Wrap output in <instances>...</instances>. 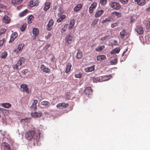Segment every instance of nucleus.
I'll use <instances>...</instances> for the list:
<instances>
[{"instance_id":"obj_1","label":"nucleus","mask_w":150,"mask_h":150,"mask_svg":"<svg viewBox=\"0 0 150 150\" xmlns=\"http://www.w3.org/2000/svg\"><path fill=\"white\" fill-rule=\"evenodd\" d=\"M25 138L28 140H32L35 139H38L40 138V134L35 132L34 130L27 132L25 134Z\"/></svg>"},{"instance_id":"obj_2","label":"nucleus","mask_w":150,"mask_h":150,"mask_svg":"<svg viewBox=\"0 0 150 150\" xmlns=\"http://www.w3.org/2000/svg\"><path fill=\"white\" fill-rule=\"evenodd\" d=\"M25 61V59L24 57H21L18 61V62L15 65H13V68L17 69H21L22 68L21 66L23 64H24Z\"/></svg>"},{"instance_id":"obj_3","label":"nucleus","mask_w":150,"mask_h":150,"mask_svg":"<svg viewBox=\"0 0 150 150\" xmlns=\"http://www.w3.org/2000/svg\"><path fill=\"white\" fill-rule=\"evenodd\" d=\"M65 43L67 45H69L74 41V38L71 34H68L65 38Z\"/></svg>"},{"instance_id":"obj_4","label":"nucleus","mask_w":150,"mask_h":150,"mask_svg":"<svg viewBox=\"0 0 150 150\" xmlns=\"http://www.w3.org/2000/svg\"><path fill=\"white\" fill-rule=\"evenodd\" d=\"M110 6L111 8L115 10H118L121 8L120 4L116 2H111L110 3Z\"/></svg>"},{"instance_id":"obj_5","label":"nucleus","mask_w":150,"mask_h":150,"mask_svg":"<svg viewBox=\"0 0 150 150\" xmlns=\"http://www.w3.org/2000/svg\"><path fill=\"white\" fill-rule=\"evenodd\" d=\"M69 106V104L68 103H58L57 105V107L60 109H63L67 108Z\"/></svg>"},{"instance_id":"obj_6","label":"nucleus","mask_w":150,"mask_h":150,"mask_svg":"<svg viewBox=\"0 0 150 150\" xmlns=\"http://www.w3.org/2000/svg\"><path fill=\"white\" fill-rule=\"evenodd\" d=\"M97 4L96 2L93 3L91 5L89 9V12L90 13H92L95 11L97 6Z\"/></svg>"},{"instance_id":"obj_7","label":"nucleus","mask_w":150,"mask_h":150,"mask_svg":"<svg viewBox=\"0 0 150 150\" xmlns=\"http://www.w3.org/2000/svg\"><path fill=\"white\" fill-rule=\"evenodd\" d=\"M54 23V21L53 19H51L50 20L46 26L47 30L48 31L51 30L52 28Z\"/></svg>"},{"instance_id":"obj_8","label":"nucleus","mask_w":150,"mask_h":150,"mask_svg":"<svg viewBox=\"0 0 150 150\" xmlns=\"http://www.w3.org/2000/svg\"><path fill=\"white\" fill-rule=\"evenodd\" d=\"M40 69L42 71L47 73L49 74L51 71V70L49 68L43 64L41 65Z\"/></svg>"},{"instance_id":"obj_9","label":"nucleus","mask_w":150,"mask_h":150,"mask_svg":"<svg viewBox=\"0 0 150 150\" xmlns=\"http://www.w3.org/2000/svg\"><path fill=\"white\" fill-rule=\"evenodd\" d=\"M42 113L40 112H32L31 113V116L35 118L40 117L42 116Z\"/></svg>"},{"instance_id":"obj_10","label":"nucleus","mask_w":150,"mask_h":150,"mask_svg":"<svg viewBox=\"0 0 150 150\" xmlns=\"http://www.w3.org/2000/svg\"><path fill=\"white\" fill-rule=\"evenodd\" d=\"M21 87L23 91L27 93H29L28 88L26 85L24 84H22L21 85Z\"/></svg>"},{"instance_id":"obj_11","label":"nucleus","mask_w":150,"mask_h":150,"mask_svg":"<svg viewBox=\"0 0 150 150\" xmlns=\"http://www.w3.org/2000/svg\"><path fill=\"white\" fill-rule=\"evenodd\" d=\"M24 46L25 45L23 43L19 44L18 47L17 49L15 50V52H16V53H18L20 51L23 49Z\"/></svg>"},{"instance_id":"obj_12","label":"nucleus","mask_w":150,"mask_h":150,"mask_svg":"<svg viewBox=\"0 0 150 150\" xmlns=\"http://www.w3.org/2000/svg\"><path fill=\"white\" fill-rule=\"evenodd\" d=\"M104 12L103 10H98L96 11L95 15V17L97 18L100 17Z\"/></svg>"},{"instance_id":"obj_13","label":"nucleus","mask_w":150,"mask_h":150,"mask_svg":"<svg viewBox=\"0 0 150 150\" xmlns=\"http://www.w3.org/2000/svg\"><path fill=\"white\" fill-rule=\"evenodd\" d=\"M41 104L43 106L42 108L44 107L47 108L50 106V103L47 101H44L41 102Z\"/></svg>"},{"instance_id":"obj_14","label":"nucleus","mask_w":150,"mask_h":150,"mask_svg":"<svg viewBox=\"0 0 150 150\" xmlns=\"http://www.w3.org/2000/svg\"><path fill=\"white\" fill-rule=\"evenodd\" d=\"M135 30L139 34H142L144 32L143 28L140 26H137L135 29Z\"/></svg>"},{"instance_id":"obj_15","label":"nucleus","mask_w":150,"mask_h":150,"mask_svg":"<svg viewBox=\"0 0 150 150\" xmlns=\"http://www.w3.org/2000/svg\"><path fill=\"white\" fill-rule=\"evenodd\" d=\"M112 75L108 76L105 75L101 77V82L103 81H106L109 80L112 77Z\"/></svg>"},{"instance_id":"obj_16","label":"nucleus","mask_w":150,"mask_h":150,"mask_svg":"<svg viewBox=\"0 0 150 150\" xmlns=\"http://www.w3.org/2000/svg\"><path fill=\"white\" fill-rule=\"evenodd\" d=\"M75 24V21L74 19L71 20L70 21L69 26L68 27V29L69 30H71L72 29L73 26Z\"/></svg>"},{"instance_id":"obj_17","label":"nucleus","mask_w":150,"mask_h":150,"mask_svg":"<svg viewBox=\"0 0 150 150\" xmlns=\"http://www.w3.org/2000/svg\"><path fill=\"white\" fill-rule=\"evenodd\" d=\"M17 36L18 35L17 33H13L11 36V38L9 42L11 43L13 41L14 39L17 37Z\"/></svg>"},{"instance_id":"obj_18","label":"nucleus","mask_w":150,"mask_h":150,"mask_svg":"<svg viewBox=\"0 0 150 150\" xmlns=\"http://www.w3.org/2000/svg\"><path fill=\"white\" fill-rule=\"evenodd\" d=\"M23 0H12L11 3L14 5H16L21 3Z\"/></svg>"},{"instance_id":"obj_19","label":"nucleus","mask_w":150,"mask_h":150,"mask_svg":"<svg viewBox=\"0 0 150 150\" xmlns=\"http://www.w3.org/2000/svg\"><path fill=\"white\" fill-rule=\"evenodd\" d=\"M10 18L6 15L4 16L3 19V22L6 23H9L10 22Z\"/></svg>"},{"instance_id":"obj_20","label":"nucleus","mask_w":150,"mask_h":150,"mask_svg":"<svg viewBox=\"0 0 150 150\" xmlns=\"http://www.w3.org/2000/svg\"><path fill=\"white\" fill-rule=\"evenodd\" d=\"M39 2L37 0H33L30 2V7H33L38 5Z\"/></svg>"},{"instance_id":"obj_21","label":"nucleus","mask_w":150,"mask_h":150,"mask_svg":"<svg viewBox=\"0 0 150 150\" xmlns=\"http://www.w3.org/2000/svg\"><path fill=\"white\" fill-rule=\"evenodd\" d=\"M95 66L93 65L85 69V71L86 72H91L94 69Z\"/></svg>"},{"instance_id":"obj_22","label":"nucleus","mask_w":150,"mask_h":150,"mask_svg":"<svg viewBox=\"0 0 150 150\" xmlns=\"http://www.w3.org/2000/svg\"><path fill=\"white\" fill-rule=\"evenodd\" d=\"M92 91V89L90 87H87L86 88V89L85 90V92L86 94L89 95Z\"/></svg>"},{"instance_id":"obj_23","label":"nucleus","mask_w":150,"mask_h":150,"mask_svg":"<svg viewBox=\"0 0 150 150\" xmlns=\"http://www.w3.org/2000/svg\"><path fill=\"white\" fill-rule=\"evenodd\" d=\"M134 1L137 2L140 6H143L146 3V1L145 0H134Z\"/></svg>"},{"instance_id":"obj_24","label":"nucleus","mask_w":150,"mask_h":150,"mask_svg":"<svg viewBox=\"0 0 150 150\" xmlns=\"http://www.w3.org/2000/svg\"><path fill=\"white\" fill-rule=\"evenodd\" d=\"M71 67L72 65L71 63H68L67 64L65 70V72L66 73H68L70 71Z\"/></svg>"},{"instance_id":"obj_25","label":"nucleus","mask_w":150,"mask_h":150,"mask_svg":"<svg viewBox=\"0 0 150 150\" xmlns=\"http://www.w3.org/2000/svg\"><path fill=\"white\" fill-rule=\"evenodd\" d=\"M127 34V33L125 30H123L120 33V36L122 38H124Z\"/></svg>"},{"instance_id":"obj_26","label":"nucleus","mask_w":150,"mask_h":150,"mask_svg":"<svg viewBox=\"0 0 150 150\" xmlns=\"http://www.w3.org/2000/svg\"><path fill=\"white\" fill-rule=\"evenodd\" d=\"M50 3L49 2H47L45 3V5L44 8V10L47 11L50 8Z\"/></svg>"},{"instance_id":"obj_27","label":"nucleus","mask_w":150,"mask_h":150,"mask_svg":"<svg viewBox=\"0 0 150 150\" xmlns=\"http://www.w3.org/2000/svg\"><path fill=\"white\" fill-rule=\"evenodd\" d=\"M82 56L83 54L82 52L81 51L78 50L76 56V58L78 59H80L82 58Z\"/></svg>"},{"instance_id":"obj_28","label":"nucleus","mask_w":150,"mask_h":150,"mask_svg":"<svg viewBox=\"0 0 150 150\" xmlns=\"http://www.w3.org/2000/svg\"><path fill=\"white\" fill-rule=\"evenodd\" d=\"M66 15H61L59 17L57 20V21L58 23L62 22L66 18Z\"/></svg>"},{"instance_id":"obj_29","label":"nucleus","mask_w":150,"mask_h":150,"mask_svg":"<svg viewBox=\"0 0 150 150\" xmlns=\"http://www.w3.org/2000/svg\"><path fill=\"white\" fill-rule=\"evenodd\" d=\"M120 50V48L119 47L116 48L110 52L111 54H113L115 53L118 54L119 53Z\"/></svg>"},{"instance_id":"obj_30","label":"nucleus","mask_w":150,"mask_h":150,"mask_svg":"<svg viewBox=\"0 0 150 150\" xmlns=\"http://www.w3.org/2000/svg\"><path fill=\"white\" fill-rule=\"evenodd\" d=\"M33 33L35 36H37L39 33V30L37 28H34L33 30Z\"/></svg>"},{"instance_id":"obj_31","label":"nucleus","mask_w":150,"mask_h":150,"mask_svg":"<svg viewBox=\"0 0 150 150\" xmlns=\"http://www.w3.org/2000/svg\"><path fill=\"white\" fill-rule=\"evenodd\" d=\"M106 57L104 55H98L97 57V59L98 61H102Z\"/></svg>"},{"instance_id":"obj_32","label":"nucleus","mask_w":150,"mask_h":150,"mask_svg":"<svg viewBox=\"0 0 150 150\" xmlns=\"http://www.w3.org/2000/svg\"><path fill=\"white\" fill-rule=\"evenodd\" d=\"M92 79L93 80L94 83H97L98 82H101V78L92 77Z\"/></svg>"},{"instance_id":"obj_33","label":"nucleus","mask_w":150,"mask_h":150,"mask_svg":"<svg viewBox=\"0 0 150 150\" xmlns=\"http://www.w3.org/2000/svg\"><path fill=\"white\" fill-rule=\"evenodd\" d=\"M1 105L6 108H8L11 106V105L9 103H3L1 104Z\"/></svg>"},{"instance_id":"obj_34","label":"nucleus","mask_w":150,"mask_h":150,"mask_svg":"<svg viewBox=\"0 0 150 150\" xmlns=\"http://www.w3.org/2000/svg\"><path fill=\"white\" fill-rule=\"evenodd\" d=\"M7 55L8 54L6 52H4L1 53L0 55V57L2 59L6 58V57Z\"/></svg>"},{"instance_id":"obj_35","label":"nucleus","mask_w":150,"mask_h":150,"mask_svg":"<svg viewBox=\"0 0 150 150\" xmlns=\"http://www.w3.org/2000/svg\"><path fill=\"white\" fill-rule=\"evenodd\" d=\"M28 11L27 9H26L23 12L20 13H19V16L20 17H22L25 15Z\"/></svg>"},{"instance_id":"obj_36","label":"nucleus","mask_w":150,"mask_h":150,"mask_svg":"<svg viewBox=\"0 0 150 150\" xmlns=\"http://www.w3.org/2000/svg\"><path fill=\"white\" fill-rule=\"evenodd\" d=\"M33 18L34 17L33 16H30L27 19L28 23L29 24H30L32 23L33 21Z\"/></svg>"},{"instance_id":"obj_37","label":"nucleus","mask_w":150,"mask_h":150,"mask_svg":"<svg viewBox=\"0 0 150 150\" xmlns=\"http://www.w3.org/2000/svg\"><path fill=\"white\" fill-rule=\"evenodd\" d=\"M98 20L95 19L92 22L91 26L93 28H95V26L96 25L98 22Z\"/></svg>"},{"instance_id":"obj_38","label":"nucleus","mask_w":150,"mask_h":150,"mask_svg":"<svg viewBox=\"0 0 150 150\" xmlns=\"http://www.w3.org/2000/svg\"><path fill=\"white\" fill-rule=\"evenodd\" d=\"M82 6L81 4H79L77 5L74 8V10L75 11H78L82 7Z\"/></svg>"},{"instance_id":"obj_39","label":"nucleus","mask_w":150,"mask_h":150,"mask_svg":"<svg viewBox=\"0 0 150 150\" xmlns=\"http://www.w3.org/2000/svg\"><path fill=\"white\" fill-rule=\"evenodd\" d=\"M104 48L105 46L104 45L100 46L99 47H97L95 49V51L97 52H100L102 51Z\"/></svg>"},{"instance_id":"obj_40","label":"nucleus","mask_w":150,"mask_h":150,"mask_svg":"<svg viewBox=\"0 0 150 150\" xmlns=\"http://www.w3.org/2000/svg\"><path fill=\"white\" fill-rule=\"evenodd\" d=\"M27 24L26 23H25L23 24L20 27L21 30L22 31H24L26 28Z\"/></svg>"},{"instance_id":"obj_41","label":"nucleus","mask_w":150,"mask_h":150,"mask_svg":"<svg viewBox=\"0 0 150 150\" xmlns=\"http://www.w3.org/2000/svg\"><path fill=\"white\" fill-rule=\"evenodd\" d=\"M117 62V58H115L113 60H111L110 63L112 65H115Z\"/></svg>"},{"instance_id":"obj_42","label":"nucleus","mask_w":150,"mask_h":150,"mask_svg":"<svg viewBox=\"0 0 150 150\" xmlns=\"http://www.w3.org/2000/svg\"><path fill=\"white\" fill-rule=\"evenodd\" d=\"M129 0H120V2L123 5H127L128 4Z\"/></svg>"},{"instance_id":"obj_43","label":"nucleus","mask_w":150,"mask_h":150,"mask_svg":"<svg viewBox=\"0 0 150 150\" xmlns=\"http://www.w3.org/2000/svg\"><path fill=\"white\" fill-rule=\"evenodd\" d=\"M107 0H100V3L103 5H105L107 4Z\"/></svg>"},{"instance_id":"obj_44","label":"nucleus","mask_w":150,"mask_h":150,"mask_svg":"<svg viewBox=\"0 0 150 150\" xmlns=\"http://www.w3.org/2000/svg\"><path fill=\"white\" fill-rule=\"evenodd\" d=\"M8 144L7 143L4 142L2 143L1 146L2 147H3L5 149L6 147H7V146H8Z\"/></svg>"},{"instance_id":"obj_45","label":"nucleus","mask_w":150,"mask_h":150,"mask_svg":"<svg viewBox=\"0 0 150 150\" xmlns=\"http://www.w3.org/2000/svg\"><path fill=\"white\" fill-rule=\"evenodd\" d=\"M114 13L118 17H120L122 15L120 13L117 12H114Z\"/></svg>"},{"instance_id":"obj_46","label":"nucleus","mask_w":150,"mask_h":150,"mask_svg":"<svg viewBox=\"0 0 150 150\" xmlns=\"http://www.w3.org/2000/svg\"><path fill=\"white\" fill-rule=\"evenodd\" d=\"M75 76L76 78H80L82 77V74L81 73L76 74H75Z\"/></svg>"},{"instance_id":"obj_47","label":"nucleus","mask_w":150,"mask_h":150,"mask_svg":"<svg viewBox=\"0 0 150 150\" xmlns=\"http://www.w3.org/2000/svg\"><path fill=\"white\" fill-rule=\"evenodd\" d=\"M30 108L34 110V111H36L37 108V105H32V106L30 107Z\"/></svg>"},{"instance_id":"obj_48","label":"nucleus","mask_w":150,"mask_h":150,"mask_svg":"<svg viewBox=\"0 0 150 150\" xmlns=\"http://www.w3.org/2000/svg\"><path fill=\"white\" fill-rule=\"evenodd\" d=\"M6 31V30L5 29H1L0 30V35H1L2 34L4 33Z\"/></svg>"},{"instance_id":"obj_49","label":"nucleus","mask_w":150,"mask_h":150,"mask_svg":"<svg viewBox=\"0 0 150 150\" xmlns=\"http://www.w3.org/2000/svg\"><path fill=\"white\" fill-rule=\"evenodd\" d=\"M108 37V35L104 37H102L100 39V40L101 41H103L105 40Z\"/></svg>"},{"instance_id":"obj_50","label":"nucleus","mask_w":150,"mask_h":150,"mask_svg":"<svg viewBox=\"0 0 150 150\" xmlns=\"http://www.w3.org/2000/svg\"><path fill=\"white\" fill-rule=\"evenodd\" d=\"M112 44L113 45H117L118 43V42L116 40H114L113 42H112Z\"/></svg>"},{"instance_id":"obj_51","label":"nucleus","mask_w":150,"mask_h":150,"mask_svg":"<svg viewBox=\"0 0 150 150\" xmlns=\"http://www.w3.org/2000/svg\"><path fill=\"white\" fill-rule=\"evenodd\" d=\"M38 102V101L37 100H33L32 105H36V104Z\"/></svg>"},{"instance_id":"obj_52","label":"nucleus","mask_w":150,"mask_h":150,"mask_svg":"<svg viewBox=\"0 0 150 150\" xmlns=\"http://www.w3.org/2000/svg\"><path fill=\"white\" fill-rule=\"evenodd\" d=\"M118 24L117 23H115L111 24V27L112 28L114 27H115L117 26Z\"/></svg>"},{"instance_id":"obj_53","label":"nucleus","mask_w":150,"mask_h":150,"mask_svg":"<svg viewBox=\"0 0 150 150\" xmlns=\"http://www.w3.org/2000/svg\"><path fill=\"white\" fill-rule=\"evenodd\" d=\"M4 42V39H2V40H0V47L3 45Z\"/></svg>"},{"instance_id":"obj_54","label":"nucleus","mask_w":150,"mask_h":150,"mask_svg":"<svg viewBox=\"0 0 150 150\" xmlns=\"http://www.w3.org/2000/svg\"><path fill=\"white\" fill-rule=\"evenodd\" d=\"M6 150H10L11 148L10 147V146L9 144H8V146H7V147L5 149Z\"/></svg>"},{"instance_id":"obj_55","label":"nucleus","mask_w":150,"mask_h":150,"mask_svg":"<svg viewBox=\"0 0 150 150\" xmlns=\"http://www.w3.org/2000/svg\"><path fill=\"white\" fill-rule=\"evenodd\" d=\"M110 18H106L105 19V21L106 22L107 21H110Z\"/></svg>"},{"instance_id":"obj_56","label":"nucleus","mask_w":150,"mask_h":150,"mask_svg":"<svg viewBox=\"0 0 150 150\" xmlns=\"http://www.w3.org/2000/svg\"><path fill=\"white\" fill-rule=\"evenodd\" d=\"M66 30L64 29V27L62 28L61 30V31L62 33H63L64 32H65Z\"/></svg>"},{"instance_id":"obj_57","label":"nucleus","mask_w":150,"mask_h":150,"mask_svg":"<svg viewBox=\"0 0 150 150\" xmlns=\"http://www.w3.org/2000/svg\"><path fill=\"white\" fill-rule=\"evenodd\" d=\"M146 10L147 11L150 12V7L147 8Z\"/></svg>"},{"instance_id":"obj_58","label":"nucleus","mask_w":150,"mask_h":150,"mask_svg":"<svg viewBox=\"0 0 150 150\" xmlns=\"http://www.w3.org/2000/svg\"><path fill=\"white\" fill-rule=\"evenodd\" d=\"M21 8V6H17V10H19Z\"/></svg>"},{"instance_id":"obj_59","label":"nucleus","mask_w":150,"mask_h":150,"mask_svg":"<svg viewBox=\"0 0 150 150\" xmlns=\"http://www.w3.org/2000/svg\"><path fill=\"white\" fill-rule=\"evenodd\" d=\"M51 35V34H49L46 37L47 38H48Z\"/></svg>"},{"instance_id":"obj_60","label":"nucleus","mask_w":150,"mask_h":150,"mask_svg":"<svg viewBox=\"0 0 150 150\" xmlns=\"http://www.w3.org/2000/svg\"><path fill=\"white\" fill-rule=\"evenodd\" d=\"M106 22L105 21V20H103L102 22V23H105Z\"/></svg>"},{"instance_id":"obj_61","label":"nucleus","mask_w":150,"mask_h":150,"mask_svg":"<svg viewBox=\"0 0 150 150\" xmlns=\"http://www.w3.org/2000/svg\"><path fill=\"white\" fill-rule=\"evenodd\" d=\"M127 51V49H125V50L123 52H124V53H125Z\"/></svg>"},{"instance_id":"obj_62","label":"nucleus","mask_w":150,"mask_h":150,"mask_svg":"<svg viewBox=\"0 0 150 150\" xmlns=\"http://www.w3.org/2000/svg\"><path fill=\"white\" fill-rule=\"evenodd\" d=\"M4 108H0V111H3L4 110Z\"/></svg>"},{"instance_id":"obj_63","label":"nucleus","mask_w":150,"mask_h":150,"mask_svg":"<svg viewBox=\"0 0 150 150\" xmlns=\"http://www.w3.org/2000/svg\"><path fill=\"white\" fill-rule=\"evenodd\" d=\"M124 54H125V53H124V52H123V54H122V56H124Z\"/></svg>"},{"instance_id":"obj_64","label":"nucleus","mask_w":150,"mask_h":150,"mask_svg":"<svg viewBox=\"0 0 150 150\" xmlns=\"http://www.w3.org/2000/svg\"><path fill=\"white\" fill-rule=\"evenodd\" d=\"M2 12V11L1 10H0V13H1Z\"/></svg>"}]
</instances>
